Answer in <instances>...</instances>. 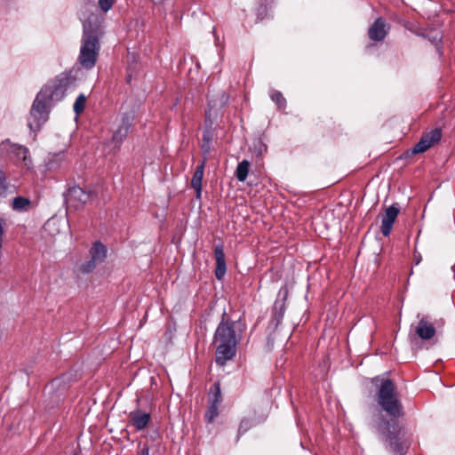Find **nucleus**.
I'll return each mask as SVG.
<instances>
[{
    "instance_id": "f03ea898",
    "label": "nucleus",
    "mask_w": 455,
    "mask_h": 455,
    "mask_svg": "<svg viewBox=\"0 0 455 455\" xmlns=\"http://www.w3.org/2000/svg\"><path fill=\"white\" fill-rule=\"evenodd\" d=\"M84 34L79 54V61L83 68L91 69L95 66L100 52V36L101 34L102 19L95 14H84L82 18Z\"/></svg>"
},
{
    "instance_id": "0eeeda50",
    "label": "nucleus",
    "mask_w": 455,
    "mask_h": 455,
    "mask_svg": "<svg viewBox=\"0 0 455 455\" xmlns=\"http://www.w3.org/2000/svg\"><path fill=\"white\" fill-rule=\"evenodd\" d=\"M442 139V131L439 128L431 130L424 133L419 141L413 147L412 154H420L426 152L428 148L439 142Z\"/></svg>"
},
{
    "instance_id": "39448f33",
    "label": "nucleus",
    "mask_w": 455,
    "mask_h": 455,
    "mask_svg": "<svg viewBox=\"0 0 455 455\" xmlns=\"http://www.w3.org/2000/svg\"><path fill=\"white\" fill-rule=\"evenodd\" d=\"M75 82L76 77L72 75V72L65 71L51 83L44 85L42 90L48 91L45 93L49 96L50 100L60 101L64 98L68 88L74 85Z\"/></svg>"
},
{
    "instance_id": "a878e982",
    "label": "nucleus",
    "mask_w": 455,
    "mask_h": 455,
    "mask_svg": "<svg viewBox=\"0 0 455 455\" xmlns=\"http://www.w3.org/2000/svg\"><path fill=\"white\" fill-rule=\"evenodd\" d=\"M85 102H86V97L84 96V94H83V93L79 94L73 105L74 112L77 116L84 112V108H85Z\"/></svg>"
},
{
    "instance_id": "2eb2a0df",
    "label": "nucleus",
    "mask_w": 455,
    "mask_h": 455,
    "mask_svg": "<svg viewBox=\"0 0 455 455\" xmlns=\"http://www.w3.org/2000/svg\"><path fill=\"white\" fill-rule=\"evenodd\" d=\"M282 295V299H277L273 307V318L275 320L278 324L283 318L286 307V299L288 297V290L286 288H282L279 291V296Z\"/></svg>"
},
{
    "instance_id": "4be33fe9",
    "label": "nucleus",
    "mask_w": 455,
    "mask_h": 455,
    "mask_svg": "<svg viewBox=\"0 0 455 455\" xmlns=\"http://www.w3.org/2000/svg\"><path fill=\"white\" fill-rule=\"evenodd\" d=\"M424 37H427L428 41L435 47V51L440 57L443 55V45H442V33L439 31H432L427 35H421Z\"/></svg>"
},
{
    "instance_id": "473e14b6",
    "label": "nucleus",
    "mask_w": 455,
    "mask_h": 455,
    "mask_svg": "<svg viewBox=\"0 0 455 455\" xmlns=\"http://www.w3.org/2000/svg\"><path fill=\"white\" fill-rule=\"evenodd\" d=\"M4 224H5L4 220L0 217V239H3V237H4Z\"/></svg>"
},
{
    "instance_id": "9b49d317",
    "label": "nucleus",
    "mask_w": 455,
    "mask_h": 455,
    "mask_svg": "<svg viewBox=\"0 0 455 455\" xmlns=\"http://www.w3.org/2000/svg\"><path fill=\"white\" fill-rule=\"evenodd\" d=\"M133 116L130 114H125L122 117L121 124L116 129L112 136V140L116 145H121L123 141L126 139L130 128L132 124Z\"/></svg>"
},
{
    "instance_id": "f8f14e48",
    "label": "nucleus",
    "mask_w": 455,
    "mask_h": 455,
    "mask_svg": "<svg viewBox=\"0 0 455 455\" xmlns=\"http://www.w3.org/2000/svg\"><path fill=\"white\" fill-rule=\"evenodd\" d=\"M151 419V415L140 409H135L129 413V420L136 431L145 429Z\"/></svg>"
},
{
    "instance_id": "7c9ffc66",
    "label": "nucleus",
    "mask_w": 455,
    "mask_h": 455,
    "mask_svg": "<svg viewBox=\"0 0 455 455\" xmlns=\"http://www.w3.org/2000/svg\"><path fill=\"white\" fill-rule=\"evenodd\" d=\"M6 188L5 175L4 172H0V195L4 194L6 191Z\"/></svg>"
},
{
    "instance_id": "4c0bfd02",
    "label": "nucleus",
    "mask_w": 455,
    "mask_h": 455,
    "mask_svg": "<svg viewBox=\"0 0 455 455\" xmlns=\"http://www.w3.org/2000/svg\"><path fill=\"white\" fill-rule=\"evenodd\" d=\"M75 455H76V454H75Z\"/></svg>"
},
{
    "instance_id": "2f4dec72",
    "label": "nucleus",
    "mask_w": 455,
    "mask_h": 455,
    "mask_svg": "<svg viewBox=\"0 0 455 455\" xmlns=\"http://www.w3.org/2000/svg\"><path fill=\"white\" fill-rule=\"evenodd\" d=\"M212 141H203L201 145V148L204 154H208L211 150Z\"/></svg>"
},
{
    "instance_id": "9d476101",
    "label": "nucleus",
    "mask_w": 455,
    "mask_h": 455,
    "mask_svg": "<svg viewBox=\"0 0 455 455\" xmlns=\"http://www.w3.org/2000/svg\"><path fill=\"white\" fill-rule=\"evenodd\" d=\"M399 208L395 205L387 207L382 215L380 230L385 237H387L392 230L393 225L399 214Z\"/></svg>"
},
{
    "instance_id": "1a4fd4ad",
    "label": "nucleus",
    "mask_w": 455,
    "mask_h": 455,
    "mask_svg": "<svg viewBox=\"0 0 455 455\" xmlns=\"http://www.w3.org/2000/svg\"><path fill=\"white\" fill-rule=\"evenodd\" d=\"M390 30V25L386 20L379 17L368 29V36L371 41L379 42L385 39Z\"/></svg>"
},
{
    "instance_id": "5701e85b",
    "label": "nucleus",
    "mask_w": 455,
    "mask_h": 455,
    "mask_svg": "<svg viewBox=\"0 0 455 455\" xmlns=\"http://www.w3.org/2000/svg\"><path fill=\"white\" fill-rule=\"evenodd\" d=\"M250 165L251 164L248 160H243L238 164L235 170V177L239 181L243 182L247 179Z\"/></svg>"
},
{
    "instance_id": "dca6fc26",
    "label": "nucleus",
    "mask_w": 455,
    "mask_h": 455,
    "mask_svg": "<svg viewBox=\"0 0 455 455\" xmlns=\"http://www.w3.org/2000/svg\"><path fill=\"white\" fill-rule=\"evenodd\" d=\"M205 164L206 159L204 158L201 164L196 166L191 180V187L196 191V198H200L202 194V181L204 178Z\"/></svg>"
},
{
    "instance_id": "20e7f679",
    "label": "nucleus",
    "mask_w": 455,
    "mask_h": 455,
    "mask_svg": "<svg viewBox=\"0 0 455 455\" xmlns=\"http://www.w3.org/2000/svg\"><path fill=\"white\" fill-rule=\"evenodd\" d=\"M47 90H42L37 93L30 109V118L28 120V127L31 131L36 132L47 121L51 103L53 100H50L45 93Z\"/></svg>"
},
{
    "instance_id": "412c9836",
    "label": "nucleus",
    "mask_w": 455,
    "mask_h": 455,
    "mask_svg": "<svg viewBox=\"0 0 455 455\" xmlns=\"http://www.w3.org/2000/svg\"><path fill=\"white\" fill-rule=\"evenodd\" d=\"M222 403V395L220 382H215L209 390L208 403L220 405Z\"/></svg>"
},
{
    "instance_id": "a211bd4d",
    "label": "nucleus",
    "mask_w": 455,
    "mask_h": 455,
    "mask_svg": "<svg viewBox=\"0 0 455 455\" xmlns=\"http://www.w3.org/2000/svg\"><path fill=\"white\" fill-rule=\"evenodd\" d=\"M229 101V96L228 94H227L225 92H219L216 97L214 98H210L208 97V108L207 109H212V117L215 116V113H214V109L215 108H224L225 106L228 105Z\"/></svg>"
},
{
    "instance_id": "e433bc0d",
    "label": "nucleus",
    "mask_w": 455,
    "mask_h": 455,
    "mask_svg": "<svg viewBox=\"0 0 455 455\" xmlns=\"http://www.w3.org/2000/svg\"><path fill=\"white\" fill-rule=\"evenodd\" d=\"M2 256H3L2 251H0V265L2 264Z\"/></svg>"
},
{
    "instance_id": "393cba45",
    "label": "nucleus",
    "mask_w": 455,
    "mask_h": 455,
    "mask_svg": "<svg viewBox=\"0 0 455 455\" xmlns=\"http://www.w3.org/2000/svg\"><path fill=\"white\" fill-rule=\"evenodd\" d=\"M269 96H270V99L276 104L278 108H285L286 100L281 92L272 89L269 92Z\"/></svg>"
},
{
    "instance_id": "6e6552de",
    "label": "nucleus",
    "mask_w": 455,
    "mask_h": 455,
    "mask_svg": "<svg viewBox=\"0 0 455 455\" xmlns=\"http://www.w3.org/2000/svg\"><path fill=\"white\" fill-rule=\"evenodd\" d=\"M89 194L80 187H72L65 194V202L69 206L79 209L84 205L89 199Z\"/></svg>"
},
{
    "instance_id": "6ab92c4d",
    "label": "nucleus",
    "mask_w": 455,
    "mask_h": 455,
    "mask_svg": "<svg viewBox=\"0 0 455 455\" xmlns=\"http://www.w3.org/2000/svg\"><path fill=\"white\" fill-rule=\"evenodd\" d=\"M213 117L212 109L205 110L204 130L203 132V141H212L213 139Z\"/></svg>"
},
{
    "instance_id": "c9c22d12",
    "label": "nucleus",
    "mask_w": 455,
    "mask_h": 455,
    "mask_svg": "<svg viewBox=\"0 0 455 455\" xmlns=\"http://www.w3.org/2000/svg\"><path fill=\"white\" fill-rule=\"evenodd\" d=\"M3 248V239H0V251H2Z\"/></svg>"
},
{
    "instance_id": "ddd939ff",
    "label": "nucleus",
    "mask_w": 455,
    "mask_h": 455,
    "mask_svg": "<svg viewBox=\"0 0 455 455\" xmlns=\"http://www.w3.org/2000/svg\"><path fill=\"white\" fill-rule=\"evenodd\" d=\"M415 332L421 339L427 340L435 335V328L427 316H422L418 323Z\"/></svg>"
},
{
    "instance_id": "c756f323",
    "label": "nucleus",
    "mask_w": 455,
    "mask_h": 455,
    "mask_svg": "<svg viewBox=\"0 0 455 455\" xmlns=\"http://www.w3.org/2000/svg\"><path fill=\"white\" fill-rule=\"evenodd\" d=\"M137 455H149V447L147 443H139Z\"/></svg>"
},
{
    "instance_id": "c85d7f7f",
    "label": "nucleus",
    "mask_w": 455,
    "mask_h": 455,
    "mask_svg": "<svg viewBox=\"0 0 455 455\" xmlns=\"http://www.w3.org/2000/svg\"><path fill=\"white\" fill-rule=\"evenodd\" d=\"M99 6L104 12L109 11L114 4V0H99Z\"/></svg>"
},
{
    "instance_id": "bb28decb",
    "label": "nucleus",
    "mask_w": 455,
    "mask_h": 455,
    "mask_svg": "<svg viewBox=\"0 0 455 455\" xmlns=\"http://www.w3.org/2000/svg\"><path fill=\"white\" fill-rule=\"evenodd\" d=\"M252 427V422L249 419H243L240 422L236 442L239 441L240 437L244 435L249 429Z\"/></svg>"
},
{
    "instance_id": "4468645a",
    "label": "nucleus",
    "mask_w": 455,
    "mask_h": 455,
    "mask_svg": "<svg viewBox=\"0 0 455 455\" xmlns=\"http://www.w3.org/2000/svg\"><path fill=\"white\" fill-rule=\"evenodd\" d=\"M214 256L216 259L215 276L218 280H221L227 271L226 257L222 244H218L215 246Z\"/></svg>"
},
{
    "instance_id": "cd10ccee",
    "label": "nucleus",
    "mask_w": 455,
    "mask_h": 455,
    "mask_svg": "<svg viewBox=\"0 0 455 455\" xmlns=\"http://www.w3.org/2000/svg\"><path fill=\"white\" fill-rule=\"evenodd\" d=\"M98 266V264L93 261L92 259H90L89 260L82 263L79 267V271L83 274H89L91 272H92L96 267Z\"/></svg>"
},
{
    "instance_id": "f704fd0d",
    "label": "nucleus",
    "mask_w": 455,
    "mask_h": 455,
    "mask_svg": "<svg viewBox=\"0 0 455 455\" xmlns=\"http://www.w3.org/2000/svg\"><path fill=\"white\" fill-rule=\"evenodd\" d=\"M155 4H161L163 3L164 0H152Z\"/></svg>"
},
{
    "instance_id": "423d86ee",
    "label": "nucleus",
    "mask_w": 455,
    "mask_h": 455,
    "mask_svg": "<svg viewBox=\"0 0 455 455\" xmlns=\"http://www.w3.org/2000/svg\"><path fill=\"white\" fill-rule=\"evenodd\" d=\"M0 154L14 157L17 161H22L26 165L31 164L29 149L22 145L5 140L0 143Z\"/></svg>"
},
{
    "instance_id": "7ed1b4c3",
    "label": "nucleus",
    "mask_w": 455,
    "mask_h": 455,
    "mask_svg": "<svg viewBox=\"0 0 455 455\" xmlns=\"http://www.w3.org/2000/svg\"><path fill=\"white\" fill-rule=\"evenodd\" d=\"M226 316L227 314L223 313L213 336V344L216 347L215 362L220 366H224L228 361L233 359L241 339V331L235 329L236 323L226 319Z\"/></svg>"
},
{
    "instance_id": "aec40b11",
    "label": "nucleus",
    "mask_w": 455,
    "mask_h": 455,
    "mask_svg": "<svg viewBox=\"0 0 455 455\" xmlns=\"http://www.w3.org/2000/svg\"><path fill=\"white\" fill-rule=\"evenodd\" d=\"M32 202L24 196H16L12 203V209L15 212H25L31 208Z\"/></svg>"
},
{
    "instance_id": "f3484780",
    "label": "nucleus",
    "mask_w": 455,
    "mask_h": 455,
    "mask_svg": "<svg viewBox=\"0 0 455 455\" xmlns=\"http://www.w3.org/2000/svg\"><path fill=\"white\" fill-rule=\"evenodd\" d=\"M89 253L91 259L99 265L106 259L108 249L101 242L96 241L92 243Z\"/></svg>"
},
{
    "instance_id": "f257e3e1",
    "label": "nucleus",
    "mask_w": 455,
    "mask_h": 455,
    "mask_svg": "<svg viewBox=\"0 0 455 455\" xmlns=\"http://www.w3.org/2000/svg\"><path fill=\"white\" fill-rule=\"evenodd\" d=\"M376 387V402L389 417L381 416L375 420V427L387 448L397 454H403L407 447L403 442V427L397 419L404 416L400 394L392 379L377 376L371 379Z\"/></svg>"
},
{
    "instance_id": "72a5a7b5",
    "label": "nucleus",
    "mask_w": 455,
    "mask_h": 455,
    "mask_svg": "<svg viewBox=\"0 0 455 455\" xmlns=\"http://www.w3.org/2000/svg\"><path fill=\"white\" fill-rule=\"evenodd\" d=\"M421 259H422V257H421L420 253L415 251L414 255H413V260H414L415 264L416 265L419 264Z\"/></svg>"
},
{
    "instance_id": "b1692460",
    "label": "nucleus",
    "mask_w": 455,
    "mask_h": 455,
    "mask_svg": "<svg viewBox=\"0 0 455 455\" xmlns=\"http://www.w3.org/2000/svg\"><path fill=\"white\" fill-rule=\"evenodd\" d=\"M220 405L208 404L207 410L204 413V421L211 424L219 416Z\"/></svg>"
}]
</instances>
